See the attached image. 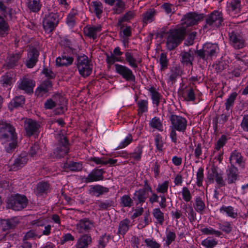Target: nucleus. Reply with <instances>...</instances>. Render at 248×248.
I'll return each instance as SVG.
<instances>
[{
	"mask_svg": "<svg viewBox=\"0 0 248 248\" xmlns=\"http://www.w3.org/2000/svg\"><path fill=\"white\" fill-rule=\"evenodd\" d=\"M0 139L7 152H11L15 149L17 145L15 129L3 121H0Z\"/></svg>",
	"mask_w": 248,
	"mask_h": 248,
	"instance_id": "1",
	"label": "nucleus"
},
{
	"mask_svg": "<svg viewBox=\"0 0 248 248\" xmlns=\"http://www.w3.org/2000/svg\"><path fill=\"white\" fill-rule=\"evenodd\" d=\"M170 121V138L172 142L176 144L177 142L176 131L184 133L186 129L187 121L185 118L176 115L171 116Z\"/></svg>",
	"mask_w": 248,
	"mask_h": 248,
	"instance_id": "2",
	"label": "nucleus"
},
{
	"mask_svg": "<svg viewBox=\"0 0 248 248\" xmlns=\"http://www.w3.org/2000/svg\"><path fill=\"white\" fill-rule=\"evenodd\" d=\"M46 109H52L57 107L55 110L56 114H62L66 110V100L62 96L58 94L47 99L44 104Z\"/></svg>",
	"mask_w": 248,
	"mask_h": 248,
	"instance_id": "3",
	"label": "nucleus"
},
{
	"mask_svg": "<svg viewBox=\"0 0 248 248\" xmlns=\"http://www.w3.org/2000/svg\"><path fill=\"white\" fill-rule=\"evenodd\" d=\"M6 203L7 208L19 211L26 207L28 200L25 196L16 194L8 197L6 200Z\"/></svg>",
	"mask_w": 248,
	"mask_h": 248,
	"instance_id": "4",
	"label": "nucleus"
},
{
	"mask_svg": "<svg viewBox=\"0 0 248 248\" xmlns=\"http://www.w3.org/2000/svg\"><path fill=\"white\" fill-rule=\"evenodd\" d=\"M219 52V47L217 44L207 43L202 47V49L197 51L200 57L206 60L216 58Z\"/></svg>",
	"mask_w": 248,
	"mask_h": 248,
	"instance_id": "5",
	"label": "nucleus"
},
{
	"mask_svg": "<svg viewBox=\"0 0 248 248\" xmlns=\"http://www.w3.org/2000/svg\"><path fill=\"white\" fill-rule=\"evenodd\" d=\"M184 30L176 29L171 30L168 35L166 45L168 49L171 50L177 46L183 39Z\"/></svg>",
	"mask_w": 248,
	"mask_h": 248,
	"instance_id": "6",
	"label": "nucleus"
},
{
	"mask_svg": "<svg viewBox=\"0 0 248 248\" xmlns=\"http://www.w3.org/2000/svg\"><path fill=\"white\" fill-rule=\"evenodd\" d=\"M62 18L58 13L51 12L46 15L43 20V26L46 32L50 33L57 26Z\"/></svg>",
	"mask_w": 248,
	"mask_h": 248,
	"instance_id": "7",
	"label": "nucleus"
},
{
	"mask_svg": "<svg viewBox=\"0 0 248 248\" xmlns=\"http://www.w3.org/2000/svg\"><path fill=\"white\" fill-rule=\"evenodd\" d=\"M203 18V14H197L195 13H188L182 19V27L180 29L184 30V32H186L187 27L198 24Z\"/></svg>",
	"mask_w": 248,
	"mask_h": 248,
	"instance_id": "8",
	"label": "nucleus"
},
{
	"mask_svg": "<svg viewBox=\"0 0 248 248\" xmlns=\"http://www.w3.org/2000/svg\"><path fill=\"white\" fill-rule=\"evenodd\" d=\"M77 67L79 73L83 77L89 76L92 70V66L85 55L79 56L78 59Z\"/></svg>",
	"mask_w": 248,
	"mask_h": 248,
	"instance_id": "9",
	"label": "nucleus"
},
{
	"mask_svg": "<svg viewBox=\"0 0 248 248\" xmlns=\"http://www.w3.org/2000/svg\"><path fill=\"white\" fill-rule=\"evenodd\" d=\"M115 71L128 81H134L135 77L132 71L125 65L120 64L114 65Z\"/></svg>",
	"mask_w": 248,
	"mask_h": 248,
	"instance_id": "10",
	"label": "nucleus"
},
{
	"mask_svg": "<svg viewBox=\"0 0 248 248\" xmlns=\"http://www.w3.org/2000/svg\"><path fill=\"white\" fill-rule=\"evenodd\" d=\"M222 21V15L218 11H213L207 18L206 26L211 28H215L219 27Z\"/></svg>",
	"mask_w": 248,
	"mask_h": 248,
	"instance_id": "11",
	"label": "nucleus"
},
{
	"mask_svg": "<svg viewBox=\"0 0 248 248\" xmlns=\"http://www.w3.org/2000/svg\"><path fill=\"white\" fill-rule=\"evenodd\" d=\"M49 218L45 216L40 217L37 219H34L32 221V225L37 227H44L42 230V235H48L51 233L52 226L48 224Z\"/></svg>",
	"mask_w": 248,
	"mask_h": 248,
	"instance_id": "12",
	"label": "nucleus"
},
{
	"mask_svg": "<svg viewBox=\"0 0 248 248\" xmlns=\"http://www.w3.org/2000/svg\"><path fill=\"white\" fill-rule=\"evenodd\" d=\"M124 56L126 63L133 69L137 68L141 63L142 58L138 53L127 51Z\"/></svg>",
	"mask_w": 248,
	"mask_h": 248,
	"instance_id": "13",
	"label": "nucleus"
},
{
	"mask_svg": "<svg viewBox=\"0 0 248 248\" xmlns=\"http://www.w3.org/2000/svg\"><path fill=\"white\" fill-rule=\"evenodd\" d=\"M28 160V155L26 153H21L14 160V163L11 166L10 170H16L26 164Z\"/></svg>",
	"mask_w": 248,
	"mask_h": 248,
	"instance_id": "14",
	"label": "nucleus"
},
{
	"mask_svg": "<svg viewBox=\"0 0 248 248\" xmlns=\"http://www.w3.org/2000/svg\"><path fill=\"white\" fill-rule=\"evenodd\" d=\"M25 127L27 134L31 136L37 132L40 124L31 119H28L25 122Z\"/></svg>",
	"mask_w": 248,
	"mask_h": 248,
	"instance_id": "15",
	"label": "nucleus"
},
{
	"mask_svg": "<svg viewBox=\"0 0 248 248\" xmlns=\"http://www.w3.org/2000/svg\"><path fill=\"white\" fill-rule=\"evenodd\" d=\"M39 52L35 48H30L28 53V58L26 66L29 68H32L37 61Z\"/></svg>",
	"mask_w": 248,
	"mask_h": 248,
	"instance_id": "16",
	"label": "nucleus"
},
{
	"mask_svg": "<svg viewBox=\"0 0 248 248\" xmlns=\"http://www.w3.org/2000/svg\"><path fill=\"white\" fill-rule=\"evenodd\" d=\"M230 38L232 45L235 49L242 48L244 46V40L239 34L232 32L230 35Z\"/></svg>",
	"mask_w": 248,
	"mask_h": 248,
	"instance_id": "17",
	"label": "nucleus"
},
{
	"mask_svg": "<svg viewBox=\"0 0 248 248\" xmlns=\"http://www.w3.org/2000/svg\"><path fill=\"white\" fill-rule=\"evenodd\" d=\"M34 86L35 83L32 80L28 79L25 78H23V79L19 82L18 84V87L20 89L27 93H32Z\"/></svg>",
	"mask_w": 248,
	"mask_h": 248,
	"instance_id": "18",
	"label": "nucleus"
},
{
	"mask_svg": "<svg viewBox=\"0 0 248 248\" xmlns=\"http://www.w3.org/2000/svg\"><path fill=\"white\" fill-rule=\"evenodd\" d=\"M103 171L102 169L94 170L89 174L85 178V181L86 182H93L103 180Z\"/></svg>",
	"mask_w": 248,
	"mask_h": 248,
	"instance_id": "19",
	"label": "nucleus"
},
{
	"mask_svg": "<svg viewBox=\"0 0 248 248\" xmlns=\"http://www.w3.org/2000/svg\"><path fill=\"white\" fill-rule=\"evenodd\" d=\"M101 31V28L100 26L86 27L84 29L85 34L93 39L96 38Z\"/></svg>",
	"mask_w": 248,
	"mask_h": 248,
	"instance_id": "20",
	"label": "nucleus"
},
{
	"mask_svg": "<svg viewBox=\"0 0 248 248\" xmlns=\"http://www.w3.org/2000/svg\"><path fill=\"white\" fill-rule=\"evenodd\" d=\"M16 81L14 75L10 73H6L2 76L0 80L1 84L3 87L7 88L8 90L11 89V85Z\"/></svg>",
	"mask_w": 248,
	"mask_h": 248,
	"instance_id": "21",
	"label": "nucleus"
},
{
	"mask_svg": "<svg viewBox=\"0 0 248 248\" xmlns=\"http://www.w3.org/2000/svg\"><path fill=\"white\" fill-rule=\"evenodd\" d=\"M93 224L88 219L80 220L77 224V230L79 232H83L92 229Z\"/></svg>",
	"mask_w": 248,
	"mask_h": 248,
	"instance_id": "22",
	"label": "nucleus"
},
{
	"mask_svg": "<svg viewBox=\"0 0 248 248\" xmlns=\"http://www.w3.org/2000/svg\"><path fill=\"white\" fill-rule=\"evenodd\" d=\"M229 160L231 164L232 165V166H233L234 164H237L242 167L244 166L240 153L236 151H234L232 153Z\"/></svg>",
	"mask_w": 248,
	"mask_h": 248,
	"instance_id": "23",
	"label": "nucleus"
},
{
	"mask_svg": "<svg viewBox=\"0 0 248 248\" xmlns=\"http://www.w3.org/2000/svg\"><path fill=\"white\" fill-rule=\"evenodd\" d=\"M220 212L232 218H235L237 217V212L232 206H222L219 209Z\"/></svg>",
	"mask_w": 248,
	"mask_h": 248,
	"instance_id": "24",
	"label": "nucleus"
},
{
	"mask_svg": "<svg viewBox=\"0 0 248 248\" xmlns=\"http://www.w3.org/2000/svg\"><path fill=\"white\" fill-rule=\"evenodd\" d=\"M237 169L234 166H231L227 170V181L229 184L234 183L237 178Z\"/></svg>",
	"mask_w": 248,
	"mask_h": 248,
	"instance_id": "25",
	"label": "nucleus"
},
{
	"mask_svg": "<svg viewBox=\"0 0 248 248\" xmlns=\"http://www.w3.org/2000/svg\"><path fill=\"white\" fill-rule=\"evenodd\" d=\"M26 5L29 10L32 12H38L42 7L40 0H28Z\"/></svg>",
	"mask_w": 248,
	"mask_h": 248,
	"instance_id": "26",
	"label": "nucleus"
},
{
	"mask_svg": "<svg viewBox=\"0 0 248 248\" xmlns=\"http://www.w3.org/2000/svg\"><path fill=\"white\" fill-rule=\"evenodd\" d=\"M73 59L72 57L68 56L66 54H63L61 56L57 58L56 60V63L58 66H64L72 63Z\"/></svg>",
	"mask_w": 248,
	"mask_h": 248,
	"instance_id": "27",
	"label": "nucleus"
},
{
	"mask_svg": "<svg viewBox=\"0 0 248 248\" xmlns=\"http://www.w3.org/2000/svg\"><path fill=\"white\" fill-rule=\"evenodd\" d=\"M25 103V98L23 96L20 95L15 97L8 104V108L10 110L15 108L22 106Z\"/></svg>",
	"mask_w": 248,
	"mask_h": 248,
	"instance_id": "28",
	"label": "nucleus"
},
{
	"mask_svg": "<svg viewBox=\"0 0 248 248\" xmlns=\"http://www.w3.org/2000/svg\"><path fill=\"white\" fill-rule=\"evenodd\" d=\"M147 190L150 192L152 191L151 188L148 186H145L144 188L140 189L135 191L134 195L139 202H143L145 201L147 198L146 194V191Z\"/></svg>",
	"mask_w": 248,
	"mask_h": 248,
	"instance_id": "29",
	"label": "nucleus"
},
{
	"mask_svg": "<svg viewBox=\"0 0 248 248\" xmlns=\"http://www.w3.org/2000/svg\"><path fill=\"white\" fill-rule=\"evenodd\" d=\"M148 91L151 96L153 104L155 105L156 106H158L160 102L161 95L158 93L157 89L154 87H150Z\"/></svg>",
	"mask_w": 248,
	"mask_h": 248,
	"instance_id": "30",
	"label": "nucleus"
},
{
	"mask_svg": "<svg viewBox=\"0 0 248 248\" xmlns=\"http://www.w3.org/2000/svg\"><path fill=\"white\" fill-rule=\"evenodd\" d=\"M60 143L62 144L61 148H57L56 152L58 155L61 156L66 155L68 152V141L65 137L62 136Z\"/></svg>",
	"mask_w": 248,
	"mask_h": 248,
	"instance_id": "31",
	"label": "nucleus"
},
{
	"mask_svg": "<svg viewBox=\"0 0 248 248\" xmlns=\"http://www.w3.org/2000/svg\"><path fill=\"white\" fill-rule=\"evenodd\" d=\"M150 127L154 129H156L159 131H162L163 126L160 119L156 117L153 118L149 123Z\"/></svg>",
	"mask_w": 248,
	"mask_h": 248,
	"instance_id": "32",
	"label": "nucleus"
},
{
	"mask_svg": "<svg viewBox=\"0 0 248 248\" xmlns=\"http://www.w3.org/2000/svg\"><path fill=\"white\" fill-rule=\"evenodd\" d=\"M91 241V238L90 236L83 235L78 239L76 247L77 248H85L87 247Z\"/></svg>",
	"mask_w": 248,
	"mask_h": 248,
	"instance_id": "33",
	"label": "nucleus"
},
{
	"mask_svg": "<svg viewBox=\"0 0 248 248\" xmlns=\"http://www.w3.org/2000/svg\"><path fill=\"white\" fill-rule=\"evenodd\" d=\"M51 87V84L50 81H46V86L45 83L42 84L39 87L37 88L35 91V94L38 96H42L44 95Z\"/></svg>",
	"mask_w": 248,
	"mask_h": 248,
	"instance_id": "34",
	"label": "nucleus"
},
{
	"mask_svg": "<svg viewBox=\"0 0 248 248\" xmlns=\"http://www.w3.org/2000/svg\"><path fill=\"white\" fill-rule=\"evenodd\" d=\"M230 8L232 16L239 13L241 9L240 1L239 0H232L230 3Z\"/></svg>",
	"mask_w": 248,
	"mask_h": 248,
	"instance_id": "35",
	"label": "nucleus"
},
{
	"mask_svg": "<svg viewBox=\"0 0 248 248\" xmlns=\"http://www.w3.org/2000/svg\"><path fill=\"white\" fill-rule=\"evenodd\" d=\"M112 6V9L115 14H120L125 9L124 3L122 0H115Z\"/></svg>",
	"mask_w": 248,
	"mask_h": 248,
	"instance_id": "36",
	"label": "nucleus"
},
{
	"mask_svg": "<svg viewBox=\"0 0 248 248\" xmlns=\"http://www.w3.org/2000/svg\"><path fill=\"white\" fill-rule=\"evenodd\" d=\"M139 113L146 112L148 109V102L147 100H139L137 102Z\"/></svg>",
	"mask_w": 248,
	"mask_h": 248,
	"instance_id": "37",
	"label": "nucleus"
},
{
	"mask_svg": "<svg viewBox=\"0 0 248 248\" xmlns=\"http://www.w3.org/2000/svg\"><path fill=\"white\" fill-rule=\"evenodd\" d=\"M132 140L133 138L131 134H128L124 140L121 141L116 150L123 149L127 147L132 142Z\"/></svg>",
	"mask_w": 248,
	"mask_h": 248,
	"instance_id": "38",
	"label": "nucleus"
},
{
	"mask_svg": "<svg viewBox=\"0 0 248 248\" xmlns=\"http://www.w3.org/2000/svg\"><path fill=\"white\" fill-rule=\"evenodd\" d=\"M0 9L2 12L4 16L6 17L9 15L10 19H12L14 18V15L15 14V11L12 9L7 8L1 1H0Z\"/></svg>",
	"mask_w": 248,
	"mask_h": 248,
	"instance_id": "39",
	"label": "nucleus"
},
{
	"mask_svg": "<svg viewBox=\"0 0 248 248\" xmlns=\"http://www.w3.org/2000/svg\"><path fill=\"white\" fill-rule=\"evenodd\" d=\"M9 26L5 20L0 16V36H3L8 32Z\"/></svg>",
	"mask_w": 248,
	"mask_h": 248,
	"instance_id": "40",
	"label": "nucleus"
},
{
	"mask_svg": "<svg viewBox=\"0 0 248 248\" xmlns=\"http://www.w3.org/2000/svg\"><path fill=\"white\" fill-rule=\"evenodd\" d=\"M183 209L185 210L186 216H187L190 221L194 219L195 213L191 205H185L183 207Z\"/></svg>",
	"mask_w": 248,
	"mask_h": 248,
	"instance_id": "41",
	"label": "nucleus"
},
{
	"mask_svg": "<svg viewBox=\"0 0 248 248\" xmlns=\"http://www.w3.org/2000/svg\"><path fill=\"white\" fill-rule=\"evenodd\" d=\"M129 224L130 221L127 219L121 221L119 224V232L123 234H125L128 230Z\"/></svg>",
	"mask_w": 248,
	"mask_h": 248,
	"instance_id": "42",
	"label": "nucleus"
},
{
	"mask_svg": "<svg viewBox=\"0 0 248 248\" xmlns=\"http://www.w3.org/2000/svg\"><path fill=\"white\" fill-rule=\"evenodd\" d=\"M89 191L92 195L98 196L105 191V188L99 185H96L91 186Z\"/></svg>",
	"mask_w": 248,
	"mask_h": 248,
	"instance_id": "43",
	"label": "nucleus"
},
{
	"mask_svg": "<svg viewBox=\"0 0 248 248\" xmlns=\"http://www.w3.org/2000/svg\"><path fill=\"white\" fill-rule=\"evenodd\" d=\"M217 244V242L211 237H208L202 242V245L205 248H213Z\"/></svg>",
	"mask_w": 248,
	"mask_h": 248,
	"instance_id": "44",
	"label": "nucleus"
},
{
	"mask_svg": "<svg viewBox=\"0 0 248 248\" xmlns=\"http://www.w3.org/2000/svg\"><path fill=\"white\" fill-rule=\"evenodd\" d=\"M155 10L151 9L143 15V21L146 23H151L154 18Z\"/></svg>",
	"mask_w": 248,
	"mask_h": 248,
	"instance_id": "45",
	"label": "nucleus"
},
{
	"mask_svg": "<svg viewBox=\"0 0 248 248\" xmlns=\"http://www.w3.org/2000/svg\"><path fill=\"white\" fill-rule=\"evenodd\" d=\"M48 188L47 183L45 182L39 183L36 186L35 192L37 195H41L45 192Z\"/></svg>",
	"mask_w": 248,
	"mask_h": 248,
	"instance_id": "46",
	"label": "nucleus"
},
{
	"mask_svg": "<svg viewBox=\"0 0 248 248\" xmlns=\"http://www.w3.org/2000/svg\"><path fill=\"white\" fill-rule=\"evenodd\" d=\"M64 167L72 171H78L82 168V165L79 162H72L69 164L65 163Z\"/></svg>",
	"mask_w": 248,
	"mask_h": 248,
	"instance_id": "47",
	"label": "nucleus"
},
{
	"mask_svg": "<svg viewBox=\"0 0 248 248\" xmlns=\"http://www.w3.org/2000/svg\"><path fill=\"white\" fill-rule=\"evenodd\" d=\"M201 232L204 234L206 235H211V234H215L217 236H219L220 234V232L216 231L213 228L209 227H202L201 228Z\"/></svg>",
	"mask_w": 248,
	"mask_h": 248,
	"instance_id": "48",
	"label": "nucleus"
},
{
	"mask_svg": "<svg viewBox=\"0 0 248 248\" xmlns=\"http://www.w3.org/2000/svg\"><path fill=\"white\" fill-rule=\"evenodd\" d=\"M42 154L39 144L35 143L31 148L30 155L32 157H36Z\"/></svg>",
	"mask_w": 248,
	"mask_h": 248,
	"instance_id": "49",
	"label": "nucleus"
},
{
	"mask_svg": "<svg viewBox=\"0 0 248 248\" xmlns=\"http://www.w3.org/2000/svg\"><path fill=\"white\" fill-rule=\"evenodd\" d=\"M155 142L156 148L159 151H162L164 142L162 136L159 134H156L155 138Z\"/></svg>",
	"mask_w": 248,
	"mask_h": 248,
	"instance_id": "50",
	"label": "nucleus"
},
{
	"mask_svg": "<svg viewBox=\"0 0 248 248\" xmlns=\"http://www.w3.org/2000/svg\"><path fill=\"white\" fill-rule=\"evenodd\" d=\"M107 62L109 65H112L116 62H122L123 59L121 57L111 54L110 55H107Z\"/></svg>",
	"mask_w": 248,
	"mask_h": 248,
	"instance_id": "51",
	"label": "nucleus"
},
{
	"mask_svg": "<svg viewBox=\"0 0 248 248\" xmlns=\"http://www.w3.org/2000/svg\"><path fill=\"white\" fill-rule=\"evenodd\" d=\"M154 217L156 219L158 222L162 223L164 221L163 213L161 211L159 208H155L153 212Z\"/></svg>",
	"mask_w": 248,
	"mask_h": 248,
	"instance_id": "52",
	"label": "nucleus"
},
{
	"mask_svg": "<svg viewBox=\"0 0 248 248\" xmlns=\"http://www.w3.org/2000/svg\"><path fill=\"white\" fill-rule=\"evenodd\" d=\"M169 186V181H165L162 183L159 184L156 188V191L160 193L167 192Z\"/></svg>",
	"mask_w": 248,
	"mask_h": 248,
	"instance_id": "53",
	"label": "nucleus"
},
{
	"mask_svg": "<svg viewBox=\"0 0 248 248\" xmlns=\"http://www.w3.org/2000/svg\"><path fill=\"white\" fill-rule=\"evenodd\" d=\"M218 174L219 173L215 169H212L211 170H209L207 176L208 182L210 183H213Z\"/></svg>",
	"mask_w": 248,
	"mask_h": 248,
	"instance_id": "54",
	"label": "nucleus"
},
{
	"mask_svg": "<svg viewBox=\"0 0 248 248\" xmlns=\"http://www.w3.org/2000/svg\"><path fill=\"white\" fill-rule=\"evenodd\" d=\"M76 12L74 11L71 12L67 16L66 19V23L70 28L74 27L75 23V16Z\"/></svg>",
	"mask_w": 248,
	"mask_h": 248,
	"instance_id": "55",
	"label": "nucleus"
},
{
	"mask_svg": "<svg viewBox=\"0 0 248 248\" xmlns=\"http://www.w3.org/2000/svg\"><path fill=\"white\" fill-rule=\"evenodd\" d=\"M93 6L96 16L99 17L100 15L102 12L103 7L102 3L100 1H93Z\"/></svg>",
	"mask_w": 248,
	"mask_h": 248,
	"instance_id": "56",
	"label": "nucleus"
},
{
	"mask_svg": "<svg viewBox=\"0 0 248 248\" xmlns=\"http://www.w3.org/2000/svg\"><path fill=\"white\" fill-rule=\"evenodd\" d=\"M166 237V243L167 245L169 246L173 241H174L176 238V234L173 232L167 231Z\"/></svg>",
	"mask_w": 248,
	"mask_h": 248,
	"instance_id": "57",
	"label": "nucleus"
},
{
	"mask_svg": "<svg viewBox=\"0 0 248 248\" xmlns=\"http://www.w3.org/2000/svg\"><path fill=\"white\" fill-rule=\"evenodd\" d=\"M205 208V204L203 201L200 198L196 200L195 208L198 212H202Z\"/></svg>",
	"mask_w": 248,
	"mask_h": 248,
	"instance_id": "58",
	"label": "nucleus"
},
{
	"mask_svg": "<svg viewBox=\"0 0 248 248\" xmlns=\"http://www.w3.org/2000/svg\"><path fill=\"white\" fill-rule=\"evenodd\" d=\"M121 203L124 207H131L132 204L131 198L127 195H124L121 198Z\"/></svg>",
	"mask_w": 248,
	"mask_h": 248,
	"instance_id": "59",
	"label": "nucleus"
},
{
	"mask_svg": "<svg viewBox=\"0 0 248 248\" xmlns=\"http://www.w3.org/2000/svg\"><path fill=\"white\" fill-rule=\"evenodd\" d=\"M135 16V13L133 12L129 11L127 12L123 17L119 19L118 25H120L122 22L128 21L131 19Z\"/></svg>",
	"mask_w": 248,
	"mask_h": 248,
	"instance_id": "60",
	"label": "nucleus"
},
{
	"mask_svg": "<svg viewBox=\"0 0 248 248\" xmlns=\"http://www.w3.org/2000/svg\"><path fill=\"white\" fill-rule=\"evenodd\" d=\"M196 184L198 186H201L203 180V170L202 168H199L196 174Z\"/></svg>",
	"mask_w": 248,
	"mask_h": 248,
	"instance_id": "61",
	"label": "nucleus"
},
{
	"mask_svg": "<svg viewBox=\"0 0 248 248\" xmlns=\"http://www.w3.org/2000/svg\"><path fill=\"white\" fill-rule=\"evenodd\" d=\"M20 58L21 54L20 53H16L12 56H11L9 59L8 66L10 67L14 66Z\"/></svg>",
	"mask_w": 248,
	"mask_h": 248,
	"instance_id": "62",
	"label": "nucleus"
},
{
	"mask_svg": "<svg viewBox=\"0 0 248 248\" xmlns=\"http://www.w3.org/2000/svg\"><path fill=\"white\" fill-rule=\"evenodd\" d=\"M146 245L150 248H159L160 245L153 239H146L144 241Z\"/></svg>",
	"mask_w": 248,
	"mask_h": 248,
	"instance_id": "63",
	"label": "nucleus"
},
{
	"mask_svg": "<svg viewBox=\"0 0 248 248\" xmlns=\"http://www.w3.org/2000/svg\"><path fill=\"white\" fill-rule=\"evenodd\" d=\"M159 62L162 69L167 68L168 65V60L167 55L165 53H161L160 55Z\"/></svg>",
	"mask_w": 248,
	"mask_h": 248,
	"instance_id": "64",
	"label": "nucleus"
}]
</instances>
